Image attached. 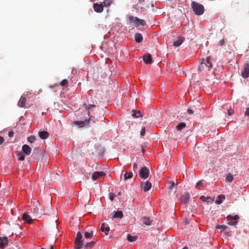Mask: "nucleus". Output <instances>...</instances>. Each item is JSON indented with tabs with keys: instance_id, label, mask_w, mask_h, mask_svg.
Segmentation results:
<instances>
[{
	"instance_id": "obj_21",
	"label": "nucleus",
	"mask_w": 249,
	"mask_h": 249,
	"mask_svg": "<svg viewBox=\"0 0 249 249\" xmlns=\"http://www.w3.org/2000/svg\"><path fill=\"white\" fill-rule=\"evenodd\" d=\"M190 195L188 193H185L181 197V201L183 204H186L189 200Z\"/></svg>"
},
{
	"instance_id": "obj_14",
	"label": "nucleus",
	"mask_w": 249,
	"mask_h": 249,
	"mask_svg": "<svg viewBox=\"0 0 249 249\" xmlns=\"http://www.w3.org/2000/svg\"><path fill=\"white\" fill-rule=\"evenodd\" d=\"M140 220L142 223L141 224L142 226L144 227L145 226H150L151 225L152 221L147 217H143Z\"/></svg>"
},
{
	"instance_id": "obj_44",
	"label": "nucleus",
	"mask_w": 249,
	"mask_h": 249,
	"mask_svg": "<svg viewBox=\"0 0 249 249\" xmlns=\"http://www.w3.org/2000/svg\"><path fill=\"white\" fill-rule=\"evenodd\" d=\"M115 196V194L113 193H109V199L112 201L114 199V197Z\"/></svg>"
},
{
	"instance_id": "obj_19",
	"label": "nucleus",
	"mask_w": 249,
	"mask_h": 249,
	"mask_svg": "<svg viewBox=\"0 0 249 249\" xmlns=\"http://www.w3.org/2000/svg\"><path fill=\"white\" fill-rule=\"evenodd\" d=\"M22 150L23 153L27 155H30L31 153V148L27 144H24L22 146Z\"/></svg>"
},
{
	"instance_id": "obj_33",
	"label": "nucleus",
	"mask_w": 249,
	"mask_h": 249,
	"mask_svg": "<svg viewBox=\"0 0 249 249\" xmlns=\"http://www.w3.org/2000/svg\"><path fill=\"white\" fill-rule=\"evenodd\" d=\"M133 177V173L131 172H126L124 175V180H126L128 179L131 178Z\"/></svg>"
},
{
	"instance_id": "obj_1",
	"label": "nucleus",
	"mask_w": 249,
	"mask_h": 249,
	"mask_svg": "<svg viewBox=\"0 0 249 249\" xmlns=\"http://www.w3.org/2000/svg\"><path fill=\"white\" fill-rule=\"evenodd\" d=\"M192 8L194 13L196 15H201L204 12V8L202 4L196 1H192L191 3Z\"/></svg>"
},
{
	"instance_id": "obj_26",
	"label": "nucleus",
	"mask_w": 249,
	"mask_h": 249,
	"mask_svg": "<svg viewBox=\"0 0 249 249\" xmlns=\"http://www.w3.org/2000/svg\"><path fill=\"white\" fill-rule=\"evenodd\" d=\"M132 116L135 118H138L140 117H142V115L140 110H133Z\"/></svg>"
},
{
	"instance_id": "obj_6",
	"label": "nucleus",
	"mask_w": 249,
	"mask_h": 249,
	"mask_svg": "<svg viewBox=\"0 0 249 249\" xmlns=\"http://www.w3.org/2000/svg\"><path fill=\"white\" fill-rule=\"evenodd\" d=\"M130 20L136 24V26H139L140 25L144 26L146 25V22L143 19H140L137 17H129Z\"/></svg>"
},
{
	"instance_id": "obj_35",
	"label": "nucleus",
	"mask_w": 249,
	"mask_h": 249,
	"mask_svg": "<svg viewBox=\"0 0 249 249\" xmlns=\"http://www.w3.org/2000/svg\"><path fill=\"white\" fill-rule=\"evenodd\" d=\"M84 235L86 239H90L93 236V231H91L90 232L86 231L84 233Z\"/></svg>"
},
{
	"instance_id": "obj_38",
	"label": "nucleus",
	"mask_w": 249,
	"mask_h": 249,
	"mask_svg": "<svg viewBox=\"0 0 249 249\" xmlns=\"http://www.w3.org/2000/svg\"><path fill=\"white\" fill-rule=\"evenodd\" d=\"M36 140V137L34 136H30L27 138V140L29 142L33 143Z\"/></svg>"
},
{
	"instance_id": "obj_29",
	"label": "nucleus",
	"mask_w": 249,
	"mask_h": 249,
	"mask_svg": "<svg viewBox=\"0 0 249 249\" xmlns=\"http://www.w3.org/2000/svg\"><path fill=\"white\" fill-rule=\"evenodd\" d=\"M225 199V196L224 195H220L218 196L215 203L217 204H220L222 203L223 200Z\"/></svg>"
},
{
	"instance_id": "obj_10",
	"label": "nucleus",
	"mask_w": 249,
	"mask_h": 249,
	"mask_svg": "<svg viewBox=\"0 0 249 249\" xmlns=\"http://www.w3.org/2000/svg\"><path fill=\"white\" fill-rule=\"evenodd\" d=\"M152 187V184L149 181L142 182L141 184L142 190L144 192H146L148 191Z\"/></svg>"
},
{
	"instance_id": "obj_7",
	"label": "nucleus",
	"mask_w": 249,
	"mask_h": 249,
	"mask_svg": "<svg viewBox=\"0 0 249 249\" xmlns=\"http://www.w3.org/2000/svg\"><path fill=\"white\" fill-rule=\"evenodd\" d=\"M167 184L169 185L167 188L169 190V195H173L176 192V188L175 187V182L173 181H169L167 182Z\"/></svg>"
},
{
	"instance_id": "obj_2",
	"label": "nucleus",
	"mask_w": 249,
	"mask_h": 249,
	"mask_svg": "<svg viewBox=\"0 0 249 249\" xmlns=\"http://www.w3.org/2000/svg\"><path fill=\"white\" fill-rule=\"evenodd\" d=\"M205 66L208 67L209 69L213 68V63L211 61V57L210 56L207 57L206 60V63H204V59H201L200 60V66H199V70L203 71L205 68Z\"/></svg>"
},
{
	"instance_id": "obj_46",
	"label": "nucleus",
	"mask_w": 249,
	"mask_h": 249,
	"mask_svg": "<svg viewBox=\"0 0 249 249\" xmlns=\"http://www.w3.org/2000/svg\"><path fill=\"white\" fill-rule=\"evenodd\" d=\"M85 108L86 109H89L90 107H95V105H87L86 104H85Z\"/></svg>"
},
{
	"instance_id": "obj_41",
	"label": "nucleus",
	"mask_w": 249,
	"mask_h": 249,
	"mask_svg": "<svg viewBox=\"0 0 249 249\" xmlns=\"http://www.w3.org/2000/svg\"><path fill=\"white\" fill-rule=\"evenodd\" d=\"M203 181L200 180L197 182L196 185V188L197 189H199L200 187L202 186L203 185Z\"/></svg>"
},
{
	"instance_id": "obj_51",
	"label": "nucleus",
	"mask_w": 249,
	"mask_h": 249,
	"mask_svg": "<svg viewBox=\"0 0 249 249\" xmlns=\"http://www.w3.org/2000/svg\"><path fill=\"white\" fill-rule=\"evenodd\" d=\"M133 169L135 170L138 168V164L136 163L133 164Z\"/></svg>"
},
{
	"instance_id": "obj_20",
	"label": "nucleus",
	"mask_w": 249,
	"mask_h": 249,
	"mask_svg": "<svg viewBox=\"0 0 249 249\" xmlns=\"http://www.w3.org/2000/svg\"><path fill=\"white\" fill-rule=\"evenodd\" d=\"M38 135L41 139H46L48 138L49 134L46 131H42L38 132Z\"/></svg>"
},
{
	"instance_id": "obj_13",
	"label": "nucleus",
	"mask_w": 249,
	"mask_h": 249,
	"mask_svg": "<svg viewBox=\"0 0 249 249\" xmlns=\"http://www.w3.org/2000/svg\"><path fill=\"white\" fill-rule=\"evenodd\" d=\"M93 8L94 10L97 13H101L103 12L104 9V6L101 4H99L98 3H94L93 5Z\"/></svg>"
},
{
	"instance_id": "obj_55",
	"label": "nucleus",
	"mask_w": 249,
	"mask_h": 249,
	"mask_svg": "<svg viewBox=\"0 0 249 249\" xmlns=\"http://www.w3.org/2000/svg\"><path fill=\"white\" fill-rule=\"evenodd\" d=\"M118 195H121V193H118Z\"/></svg>"
},
{
	"instance_id": "obj_28",
	"label": "nucleus",
	"mask_w": 249,
	"mask_h": 249,
	"mask_svg": "<svg viewBox=\"0 0 249 249\" xmlns=\"http://www.w3.org/2000/svg\"><path fill=\"white\" fill-rule=\"evenodd\" d=\"M113 3V0H104L102 4L104 7H109Z\"/></svg>"
},
{
	"instance_id": "obj_32",
	"label": "nucleus",
	"mask_w": 249,
	"mask_h": 249,
	"mask_svg": "<svg viewBox=\"0 0 249 249\" xmlns=\"http://www.w3.org/2000/svg\"><path fill=\"white\" fill-rule=\"evenodd\" d=\"M186 126V124L183 122L179 123L176 126V128L178 131H181L183 128Z\"/></svg>"
},
{
	"instance_id": "obj_18",
	"label": "nucleus",
	"mask_w": 249,
	"mask_h": 249,
	"mask_svg": "<svg viewBox=\"0 0 249 249\" xmlns=\"http://www.w3.org/2000/svg\"><path fill=\"white\" fill-rule=\"evenodd\" d=\"M109 230L110 228L107 224H106L105 223H103L102 224L101 226V231L104 232L106 235L108 234Z\"/></svg>"
},
{
	"instance_id": "obj_12",
	"label": "nucleus",
	"mask_w": 249,
	"mask_h": 249,
	"mask_svg": "<svg viewBox=\"0 0 249 249\" xmlns=\"http://www.w3.org/2000/svg\"><path fill=\"white\" fill-rule=\"evenodd\" d=\"M106 176V173L104 172H95L93 173L91 178L93 180H95L98 178L103 177Z\"/></svg>"
},
{
	"instance_id": "obj_53",
	"label": "nucleus",
	"mask_w": 249,
	"mask_h": 249,
	"mask_svg": "<svg viewBox=\"0 0 249 249\" xmlns=\"http://www.w3.org/2000/svg\"><path fill=\"white\" fill-rule=\"evenodd\" d=\"M50 249H53V245L50 246Z\"/></svg>"
},
{
	"instance_id": "obj_4",
	"label": "nucleus",
	"mask_w": 249,
	"mask_h": 249,
	"mask_svg": "<svg viewBox=\"0 0 249 249\" xmlns=\"http://www.w3.org/2000/svg\"><path fill=\"white\" fill-rule=\"evenodd\" d=\"M149 170L145 166L142 167L139 172V177L143 179H147L149 176Z\"/></svg>"
},
{
	"instance_id": "obj_31",
	"label": "nucleus",
	"mask_w": 249,
	"mask_h": 249,
	"mask_svg": "<svg viewBox=\"0 0 249 249\" xmlns=\"http://www.w3.org/2000/svg\"><path fill=\"white\" fill-rule=\"evenodd\" d=\"M96 242H94V241H91V242H88L87 243L85 246H84V248L85 249H91L92 248V247H94V246L95 245Z\"/></svg>"
},
{
	"instance_id": "obj_49",
	"label": "nucleus",
	"mask_w": 249,
	"mask_h": 249,
	"mask_svg": "<svg viewBox=\"0 0 249 249\" xmlns=\"http://www.w3.org/2000/svg\"><path fill=\"white\" fill-rule=\"evenodd\" d=\"M14 132L12 131H10L8 132V136L10 137H13L14 135Z\"/></svg>"
},
{
	"instance_id": "obj_52",
	"label": "nucleus",
	"mask_w": 249,
	"mask_h": 249,
	"mask_svg": "<svg viewBox=\"0 0 249 249\" xmlns=\"http://www.w3.org/2000/svg\"><path fill=\"white\" fill-rule=\"evenodd\" d=\"M226 233L228 235H231V231L230 232H227Z\"/></svg>"
},
{
	"instance_id": "obj_39",
	"label": "nucleus",
	"mask_w": 249,
	"mask_h": 249,
	"mask_svg": "<svg viewBox=\"0 0 249 249\" xmlns=\"http://www.w3.org/2000/svg\"><path fill=\"white\" fill-rule=\"evenodd\" d=\"M68 84V81L67 79H64L63 80L61 83H60V85L62 86V87H65V86H67Z\"/></svg>"
},
{
	"instance_id": "obj_9",
	"label": "nucleus",
	"mask_w": 249,
	"mask_h": 249,
	"mask_svg": "<svg viewBox=\"0 0 249 249\" xmlns=\"http://www.w3.org/2000/svg\"><path fill=\"white\" fill-rule=\"evenodd\" d=\"M33 213H34V216L36 218H40L41 217V216L44 214V212L41 208H39V207L36 206L34 209Z\"/></svg>"
},
{
	"instance_id": "obj_47",
	"label": "nucleus",
	"mask_w": 249,
	"mask_h": 249,
	"mask_svg": "<svg viewBox=\"0 0 249 249\" xmlns=\"http://www.w3.org/2000/svg\"><path fill=\"white\" fill-rule=\"evenodd\" d=\"M245 115L246 116H249V107L247 108L245 112Z\"/></svg>"
},
{
	"instance_id": "obj_40",
	"label": "nucleus",
	"mask_w": 249,
	"mask_h": 249,
	"mask_svg": "<svg viewBox=\"0 0 249 249\" xmlns=\"http://www.w3.org/2000/svg\"><path fill=\"white\" fill-rule=\"evenodd\" d=\"M227 228V226L224 225H217L216 227V229H221L222 230H225Z\"/></svg>"
},
{
	"instance_id": "obj_25",
	"label": "nucleus",
	"mask_w": 249,
	"mask_h": 249,
	"mask_svg": "<svg viewBox=\"0 0 249 249\" xmlns=\"http://www.w3.org/2000/svg\"><path fill=\"white\" fill-rule=\"evenodd\" d=\"M135 40L136 42L140 43L142 41L143 37L140 33H136L135 35Z\"/></svg>"
},
{
	"instance_id": "obj_36",
	"label": "nucleus",
	"mask_w": 249,
	"mask_h": 249,
	"mask_svg": "<svg viewBox=\"0 0 249 249\" xmlns=\"http://www.w3.org/2000/svg\"><path fill=\"white\" fill-rule=\"evenodd\" d=\"M234 179L233 176L231 174H228L226 177L227 181L231 182Z\"/></svg>"
},
{
	"instance_id": "obj_24",
	"label": "nucleus",
	"mask_w": 249,
	"mask_h": 249,
	"mask_svg": "<svg viewBox=\"0 0 249 249\" xmlns=\"http://www.w3.org/2000/svg\"><path fill=\"white\" fill-rule=\"evenodd\" d=\"M40 154V151L37 148L34 149V152L32 154V157L34 159H38L39 156Z\"/></svg>"
},
{
	"instance_id": "obj_3",
	"label": "nucleus",
	"mask_w": 249,
	"mask_h": 249,
	"mask_svg": "<svg viewBox=\"0 0 249 249\" xmlns=\"http://www.w3.org/2000/svg\"><path fill=\"white\" fill-rule=\"evenodd\" d=\"M83 235L82 233L79 231L77 233L74 241V249H80L83 246L84 241L82 240Z\"/></svg>"
},
{
	"instance_id": "obj_27",
	"label": "nucleus",
	"mask_w": 249,
	"mask_h": 249,
	"mask_svg": "<svg viewBox=\"0 0 249 249\" xmlns=\"http://www.w3.org/2000/svg\"><path fill=\"white\" fill-rule=\"evenodd\" d=\"M123 216V214L122 211H118L114 213V214L112 215L113 218H122Z\"/></svg>"
},
{
	"instance_id": "obj_54",
	"label": "nucleus",
	"mask_w": 249,
	"mask_h": 249,
	"mask_svg": "<svg viewBox=\"0 0 249 249\" xmlns=\"http://www.w3.org/2000/svg\"><path fill=\"white\" fill-rule=\"evenodd\" d=\"M182 249H188V248L187 247H185Z\"/></svg>"
},
{
	"instance_id": "obj_23",
	"label": "nucleus",
	"mask_w": 249,
	"mask_h": 249,
	"mask_svg": "<svg viewBox=\"0 0 249 249\" xmlns=\"http://www.w3.org/2000/svg\"><path fill=\"white\" fill-rule=\"evenodd\" d=\"M184 41V38L183 37H180L178 39L173 42V46L175 47L179 46Z\"/></svg>"
},
{
	"instance_id": "obj_37",
	"label": "nucleus",
	"mask_w": 249,
	"mask_h": 249,
	"mask_svg": "<svg viewBox=\"0 0 249 249\" xmlns=\"http://www.w3.org/2000/svg\"><path fill=\"white\" fill-rule=\"evenodd\" d=\"M18 160H23L25 159V155L21 152H19L18 154Z\"/></svg>"
},
{
	"instance_id": "obj_34",
	"label": "nucleus",
	"mask_w": 249,
	"mask_h": 249,
	"mask_svg": "<svg viewBox=\"0 0 249 249\" xmlns=\"http://www.w3.org/2000/svg\"><path fill=\"white\" fill-rule=\"evenodd\" d=\"M137 236H132L131 234H128L127 239L129 242H134L137 239Z\"/></svg>"
},
{
	"instance_id": "obj_15",
	"label": "nucleus",
	"mask_w": 249,
	"mask_h": 249,
	"mask_svg": "<svg viewBox=\"0 0 249 249\" xmlns=\"http://www.w3.org/2000/svg\"><path fill=\"white\" fill-rule=\"evenodd\" d=\"M143 60L144 63L147 64H150L152 62V56L150 54H144L143 56Z\"/></svg>"
},
{
	"instance_id": "obj_56",
	"label": "nucleus",
	"mask_w": 249,
	"mask_h": 249,
	"mask_svg": "<svg viewBox=\"0 0 249 249\" xmlns=\"http://www.w3.org/2000/svg\"><path fill=\"white\" fill-rule=\"evenodd\" d=\"M41 249H44V248H41Z\"/></svg>"
},
{
	"instance_id": "obj_30",
	"label": "nucleus",
	"mask_w": 249,
	"mask_h": 249,
	"mask_svg": "<svg viewBox=\"0 0 249 249\" xmlns=\"http://www.w3.org/2000/svg\"><path fill=\"white\" fill-rule=\"evenodd\" d=\"M200 199L203 201H206V202H207L208 203L210 202V201H211L212 202H213V199H212L210 196H207V197H205L204 196H201L200 197Z\"/></svg>"
},
{
	"instance_id": "obj_17",
	"label": "nucleus",
	"mask_w": 249,
	"mask_h": 249,
	"mask_svg": "<svg viewBox=\"0 0 249 249\" xmlns=\"http://www.w3.org/2000/svg\"><path fill=\"white\" fill-rule=\"evenodd\" d=\"M242 76L245 78L249 77V64H247L242 72Z\"/></svg>"
},
{
	"instance_id": "obj_16",
	"label": "nucleus",
	"mask_w": 249,
	"mask_h": 249,
	"mask_svg": "<svg viewBox=\"0 0 249 249\" xmlns=\"http://www.w3.org/2000/svg\"><path fill=\"white\" fill-rule=\"evenodd\" d=\"M22 218L25 222L29 224H31L33 220L31 216L26 213L23 214Z\"/></svg>"
},
{
	"instance_id": "obj_5",
	"label": "nucleus",
	"mask_w": 249,
	"mask_h": 249,
	"mask_svg": "<svg viewBox=\"0 0 249 249\" xmlns=\"http://www.w3.org/2000/svg\"><path fill=\"white\" fill-rule=\"evenodd\" d=\"M239 216L238 215H235L232 216L231 215H228L227 217V219L229 222L228 225L231 226H235L237 223V220L239 219Z\"/></svg>"
},
{
	"instance_id": "obj_8",
	"label": "nucleus",
	"mask_w": 249,
	"mask_h": 249,
	"mask_svg": "<svg viewBox=\"0 0 249 249\" xmlns=\"http://www.w3.org/2000/svg\"><path fill=\"white\" fill-rule=\"evenodd\" d=\"M90 122V119H85L84 121H74V123L75 125L79 126V127H83L84 126H88Z\"/></svg>"
},
{
	"instance_id": "obj_45",
	"label": "nucleus",
	"mask_w": 249,
	"mask_h": 249,
	"mask_svg": "<svg viewBox=\"0 0 249 249\" xmlns=\"http://www.w3.org/2000/svg\"><path fill=\"white\" fill-rule=\"evenodd\" d=\"M225 43V41L224 39L220 40L218 42V45L219 46H223Z\"/></svg>"
},
{
	"instance_id": "obj_50",
	"label": "nucleus",
	"mask_w": 249,
	"mask_h": 249,
	"mask_svg": "<svg viewBox=\"0 0 249 249\" xmlns=\"http://www.w3.org/2000/svg\"><path fill=\"white\" fill-rule=\"evenodd\" d=\"M4 139L3 137L0 136V145L3 143L4 142Z\"/></svg>"
},
{
	"instance_id": "obj_11",
	"label": "nucleus",
	"mask_w": 249,
	"mask_h": 249,
	"mask_svg": "<svg viewBox=\"0 0 249 249\" xmlns=\"http://www.w3.org/2000/svg\"><path fill=\"white\" fill-rule=\"evenodd\" d=\"M9 240L6 236L0 237V249H4L8 245Z\"/></svg>"
},
{
	"instance_id": "obj_48",
	"label": "nucleus",
	"mask_w": 249,
	"mask_h": 249,
	"mask_svg": "<svg viewBox=\"0 0 249 249\" xmlns=\"http://www.w3.org/2000/svg\"><path fill=\"white\" fill-rule=\"evenodd\" d=\"M187 112L189 114H191V115H192L194 114V110L193 109H188L187 110Z\"/></svg>"
},
{
	"instance_id": "obj_22",
	"label": "nucleus",
	"mask_w": 249,
	"mask_h": 249,
	"mask_svg": "<svg viewBox=\"0 0 249 249\" xmlns=\"http://www.w3.org/2000/svg\"><path fill=\"white\" fill-rule=\"evenodd\" d=\"M26 101H27V100H26V98L25 97L21 96L18 101V106L20 107H25V104L26 103Z\"/></svg>"
},
{
	"instance_id": "obj_43",
	"label": "nucleus",
	"mask_w": 249,
	"mask_h": 249,
	"mask_svg": "<svg viewBox=\"0 0 249 249\" xmlns=\"http://www.w3.org/2000/svg\"><path fill=\"white\" fill-rule=\"evenodd\" d=\"M145 127H143L141 130L140 134L142 136H143L145 135Z\"/></svg>"
},
{
	"instance_id": "obj_42",
	"label": "nucleus",
	"mask_w": 249,
	"mask_h": 249,
	"mask_svg": "<svg viewBox=\"0 0 249 249\" xmlns=\"http://www.w3.org/2000/svg\"><path fill=\"white\" fill-rule=\"evenodd\" d=\"M234 113V110L232 108H231V107H230L229 110H228V114L229 115L231 116V115H232Z\"/></svg>"
}]
</instances>
